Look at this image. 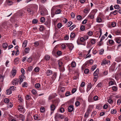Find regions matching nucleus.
Instances as JSON below:
<instances>
[{
    "label": "nucleus",
    "mask_w": 121,
    "mask_h": 121,
    "mask_svg": "<svg viewBox=\"0 0 121 121\" xmlns=\"http://www.w3.org/2000/svg\"><path fill=\"white\" fill-rule=\"evenodd\" d=\"M88 36H85L84 37H79L78 38L77 43L78 45H85L86 44L85 41L88 38Z\"/></svg>",
    "instance_id": "1"
},
{
    "label": "nucleus",
    "mask_w": 121,
    "mask_h": 121,
    "mask_svg": "<svg viewBox=\"0 0 121 121\" xmlns=\"http://www.w3.org/2000/svg\"><path fill=\"white\" fill-rule=\"evenodd\" d=\"M95 15V13L94 11H92L88 16L87 17L90 19H93L94 18Z\"/></svg>",
    "instance_id": "2"
},
{
    "label": "nucleus",
    "mask_w": 121,
    "mask_h": 121,
    "mask_svg": "<svg viewBox=\"0 0 121 121\" xmlns=\"http://www.w3.org/2000/svg\"><path fill=\"white\" fill-rule=\"evenodd\" d=\"M17 109L19 112H21L23 113H24L25 109L23 106L22 105H19L18 106Z\"/></svg>",
    "instance_id": "3"
},
{
    "label": "nucleus",
    "mask_w": 121,
    "mask_h": 121,
    "mask_svg": "<svg viewBox=\"0 0 121 121\" xmlns=\"http://www.w3.org/2000/svg\"><path fill=\"white\" fill-rule=\"evenodd\" d=\"M64 116L63 115L59 114L58 113H56L55 116V118L56 119H57L58 118H60L62 119L64 118Z\"/></svg>",
    "instance_id": "4"
},
{
    "label": "nucleus",
    "mask_w": 121,
    "mask_h": 121,
    "mask_svg": "<svg viewBox=\"0 0 121 121\" xmlns=\"http://www.w3.org/2000/svg\"><path fill=\"white\" fill-rule=\"evenodd\" d=\"M17 117L19 120L22 121H24L25 119V116L22 114H19V115H17Z\"/></svg>",
    "instance_id": "5"
},
{
    "label": "nucleus",
    "mask_w": 121,
    "mask_h": 121,
    "mask_svg": "<svg viewBox=\"0 0 121 121\" xmlns=\"http://www.w3.org/2000/svg\"><path fill=\"white\" fill-rule=\"evenodd\" d=\"M19 82V80L17 78H15L13 79L12 81V83L14 85H17Z\"/></svg>",
    "instance_id": "6"
},
{
    "label": "nucleus",
    "mask_w": 121,
    "mask_h": 121,
    "mask_svg": "<svg viewBox=\"0 0 121 121\" xmlns=\"http://www.w3.org/2000/svg\"><path fill=\"white\" fill-rule=\"evenodd\" d=\"M25 78L24 75L23 74H21L20 76L19 77V81L20 83H21L23 82V79Z\"/></svg>",
    "instance_id": "7"
},
{
    "label": "nucleus",
    "mask_w": 121,
    "mask_h": 121,
    "mask_svg": "<svg viewBox=\"0 0 121 121\" xmlns=\"http://www.w3.org/2000/svg\"><path fill=\"white\" fill-rule=\"evenodd\" d=\"M73 106L72 105H71L68 108V111L69 112H71L73 111Z\"/></svg>",
    "instance_id": "8"
},
{
    "label": "nucleus",
    "mask_w": 121,
    "mask_h": 121,
    "mask_svg": "<svg viewBox=\"0 0 121 121\" xmlns=\"http://www.w3.org/2000/svg\"><path fill=\"white\" fill-rule=\"evenodd\" d=\"M52 71L50 70H48L46 71V74L48 76L52 75Z\"/></svg>",
    "instance_id": "9"
},
{
    "label": "nucleus",
    "mask_w": 121,
    "mask_h": 121,
    "mask_svg": "<svg viewBox=\"0 0 121 121\" xmlns=\"http://www.w3.org/2000/svg\"><path fill=\"white\" fill-rule=\"evenodd\" d=\"M66 45L69 49L71 50H72L74 47V46L73 44L71 43H67L66 44Z\"/></svg>",
    "instance_id": "10"
},
{
    "label": "nucleus",
    "mask_w": 121,
    "mask_h": 121,
    "mask_svg": "<svg viewBox=\"0 0 121 121\" xmlns=\"http://www.w3.org/2000/svg\"><path fill=\"white\" fill-rule=\"evenodd\" d=\"M19 58H16L14 59L13 61V63L15 65H17L18 64V61L19 60Z\"/></svg>",
    "instance_id": "11"
},
{
    "label": "nucleus",
    "mask_w": 121,
    "mask_h": 121,
    "mask_svg": "<svg viewBox=\"0 0 121 121\" xmlns=\"http://www.w3.org/2000/svg\"><path fill=\"white\" fill-rule=\"evenodd\" d=\"M92 87V86L91 83H88L87 89V91H89L91 88Z\"/></svg>",
    "instance_id": "12"
},
{
    "label": "nucleus",
    "mask_w": 121,
    "mask_h": 121,
    "mask_svg": "<svg viewBox=\"0 0 121 121\" xmlns=\"http://www.w3.org/2000/svg\"><path fill=\"white\" fill-rule=\"evenodd\" d=\"M12 93V91L11 90L9 89H7L6 92V93L7 95H9L11 94Z\"/></svg>",
    "instance_id": "13"
},
{
    "label": "nucleus",
    "mask_w": 121,
    "mask_h": 121,
    "mask_svg": "<svg viewBox=\"0 0 121 121\" xmlns=\"http://www.w3.org/2000/svg\"><path fill=\"white\" fill-rule=\"evenodd\" d=\"M102 20L101 18L99 16L97 17L96 19L97 22L100 23L102 22Z\"/></svg>",
    "instance_id": "14"
},
{
    "label": "nucleus",
    "mask_w": 121,
    "mask_h": 121,
    "mask_svg": "<svg viewBox=\"0 0 121 121\" xmlns=\"http://www.w3.org/2000/svg\"><path fill=\"white\" fill-rule=\"evenodd\" d=\"M6 2L7 4L9 5H12L13 3V2L10 0H7Z\"/></svg>",
    "instance_id": "15"
},
{
    "label": "nucleus",
    "mask_w": 121,
    "mask_h": 121,
    "mask_svg": "<svg viewBox=\"0 0 121 121\" xmlns=\"http://www.w3.org/2000/svg\"><path fill=\"white\" fill-rule=\"evenodd\" d=\"M56 108V106L54 104H52L50 106V109L51 111H54Z\"/></svg>",
    "instance_id": "16"
},
{
    "label": "nucleus",
    "mask_w": 121,
    "mask_h": 121,
    "mask_svg": "<svg viewBox=\"0 0 121 121\" xmlns=\"http://www.w3.org/2000/svg\"><path fill=\"white\" fill-rule=\"evenodd\" d=\"M57 74L56 73H53V74L52 76V78L53 80L55 79L56 78Z\"/></svg>",
    "instance_id": "17"
},
{
    "label": "nucleus",
    "mask_w": 121,
    "mask_h": 121,
    "mask_svg": "<svg viewBox=\"0 0 121 121\" xmlns=\"http://www.w3.org/2000/svg\"><path fill=\"white\" fill-rule=\"evenodd\" d=\"M27 41L26 40H25L24 42L22 44V47L24 48L27 45Z\"/></svg>",
    "instance_id": "18"
},
{
    "label": "nucleus",
    "mask_w": 121,
    "mask_h": 121,
    "mask_svg": "<svg viewBox=\"0 0 121 121\" xmlns=\"http://www.w3.org/2000/svg\"><path fill=\"white\" fill-rule=\"evenodd\" d=\"M115 40L116 42L118 43H120L121 42L120 38H115Z\"/></svg>",
    "instance_id": "19"
},
{
    "label": "nucleus",
    "mask_w": 121,
    "mask_h": 121,
    "mask_svg": "<svg viewBox=\"0 0 121 121\" xmlns=\"http://www.w3.org/2000/svg\"><path fill=\"white\" fill-rule=\"evenodd\" d=\"M2 46L3 48L6 49L7 47L8 44L7 43L5 42L3 44Z\"/></svg>",
    "instance_id": "20"
},
{
    "label": "nucleus",
    "mask_w": 121,
    "mask_h": 121,
    "mask_svg": "<svg viewBox=\"0 0 121 121\" xmlns=\"http://www.w3.org/2000/svg\"><path fill=\"white\" fill-rule=\"evenodd\" d=\"M44 58L46 60H49L50 58V56L48 55H46L44 56Z\"/></svg>",
    "instance_id": "21"
},
{
    "label": "nucleus",
    "mask_w": 121,
    "mask_h": 121,
    "mask_svg": "<svg viewBox=\"0 0 121 121\" xmlns=\"http://www.w3.org/2000/svg\"><path fill=\"white\" fill-rule=\"evenodd\" d=\"M61 12V10L60 9H57L55 11V13L58 14L60 13Z\"/></svg>",
    "instance_id": "22"
},
{
    "label": "nucleus",
    "mask_w": 121,
    "mask_h": 121,
    "mask_svg": "<svg viewBox=\"0 0 121 121\" xmlns=\"http://www.w3.org/2000/svg\"><path fill=\"white\" fill-rule=\"evenodd\" d=\"M96 39H91L90 40V42L92 44H94L95 43Z\"/></svg>",
    "instance_id": "23"
},
{
    "label": "nucleus",
    "mask_w": 121,
    "mask_h": 121,
    "mask_svg": "<svg viewBox=\"0 0 121 121\" xmlns=\"http://www.w3.org/2000/svg\"><path fill=\"white\" fill-rule=\"evenodd\" d=\"M99 71V69H97L93 73V75L94 76H96L97 75Z\"/></svg>",
    "instance_id": "24"
},
{
    "label": "nucleus",
    "mask_w": 121,
    "mask_h": 121,
    "mask_svg": "<svg viewBox=\"0 0 121 121\" xmlns=\"http://www.w3.org/2000/svg\"><path fill=\"white\" fill-rule=\"evenodd\" d=\"M108 42L109 44H111V45H113L114 44V41L113 40L111 39H109V40Z\"/></svg>",
    "instance_id": "25"
},
{
    "label": "nucleus",
    "mask_w": 121,
    "mask_h": 121,
    "mask_svg": "<svg viewBox=\"0 0 121 121\" xmlns=\"http://www.w3.org/2000/svg\"><path fill=\"white\" fill-rule=\"evenodd\" d=\"M45 29V28L43 26V25H41L40 26V28H39V30L41 31H43Z\"/></svg>",
    "instance_id": "26"
},
{
    "label": "nucleus",
    "mask_w": 121,
    "mask_h": 121,
    "mask_svg": "<svg viewBox=\"0 0 121 121\" xmlns=\"http://www.w3.org/2000/svg\"><path fill=\"white\" fill-rule=\"evenodd\" d=\"M117 112L116 110L115 109H112L111 111V113L113 114H116Z\"/></svg>",
    "instance_id": "27"
},
{
    "label": "nucleus",
    "mask_w": 121,
    "mask_h": 121,
    "mask_svg": "<svg viewBox=\"0 0 121 121\" xmlns=\"http://www.w3.org/2000/svg\"><path fill=\"white\" fill-rule=\"evenodd\" d=\"M107 64L106 60L105 59H104L102 63L101 64V65H104Z\"/></svg>",
    "instance_id": "28"
},
{
    "label": "nucleus",
    "mask_w": 121,
    "mask_h": 121,
    "mask_svg": "<svg viewBox=\"0 0 121 121\" xmlns=\"http://www.w3.org/2000/svg\"><path fill=\"white\" fill-rule=\"evenodd\" d=\"M16 71L15 70H13L12 72V74L13 76L14 77L16 75Z\"/></svg>",
    "instance_id": "29"
},
{
    "label": "nucleus",
    "mask_w": 121,
    "mask_h": 121,
    "mask_svg": "<svg viewBox=\"0 0 121 121\" xmlns=\"http://www.w3.org/2000/svg\"><path fill=\"white\" fill-rule=\"evenodd\" d=\"M76 63L75 61H73L71 63V66L72 67H74L76 66Z\"/></svg>",
    "instance_id": "30"
},
{
    "label": "nucleus",
    "mask_w": 121,
    "mask_h": 121,
    "mask_svg": "<svg viewBox=\"0 0 121 121\" xmlns=\"http://www.w3.org/2000/svg\"><path fill=\"white\" fill-rule=\"evenodd\" d=\"M7 106L8 108H11L13 106V104L11 102L9 103Z\"/></svg>",
    "instance_id": "31"
},
{
    "label": "nucleus",
    "mask_w": 121,
    "mask_h": 121,
    "mask_svg": "<svg viewBox=\"0 0 121 121\" xmlns=\"http://www.w3.org/2000/svg\"><path fill=\"white\" fill-rule=\"evenodd\" d=\"M31 98L30 96L29 95H27L26 96V98L27 100H29Z\"/></svg>",
    "instance_id": "32"
},
{
    "label": "nucleus",
    "mask_w": 121,
    "mask_h": 121,
    "mask_svg": "<svg viewBox=\"0 0 121 121\" xmlns=\"http://www.w3.org/2000/svg\"><path fill=\"white\" fill-rule=\"evenodd\" d=\"M30 49L28 48H26L25 50V52L26 53H28L29 52V51L30 50Z\"/></svg>",
    "instance_id": "33"
},
{
    "label": "nucleus",
    "mask_w": 121,
    "mask_h": 121,
    "mask_svg": "<svg viewBox=\"0 0 121 121\" xmlns=\"http://www.w3.org/2000/svg\"><path fill=\"white\" fill-rule=\"evenodd\" d=\"M75 36V34L74 33L72 32L70 34V37L72 38H74Z\"/></svg>",
    "instance_id": "34"
},
{
    "label": "nucleus",
    "mask_w": 121,
    "mask_h": 121,
    "mask_svg": "<svg viewBox=\"0 0 121 121\" xmlns=\"http://www.w3.org/2000/svg\"><path fill=\"white\" fill-rule=\"evenodd\" d=\"M40 86V84L39 83H36L35 85V87L36 88H38Z\"/></svg>",
    "instance_id": "35"
},
{
    "label": "nucleus",
    "mask_w": 121,
    "mask_h": 121,
    "mask_svg": "<svg viewBox=\"0 0 121 121\" xmlns=\"http://www.w3.org/2000/svg\"><path fill=\"white\" fill-rule=\"evenodd\" d=\"M88 101L90 102H92V97L91 96L89 97L88 98Z\"/></svg>",
    "instance_id": "36"
},
{
    "label": "nucleus",
    "mask_w": 121,
    "mask_h": 121,
    "mask_svg": "<svg viewBox=\"0 0 121 121\" xmlns=\"http://www.w3.org/2000/svg\"><path fill=\"white\" fill-rule=\"evenodd\" d=\"M45 24L48 26L49 27L50 25V21H48L45 22Z\"/></svg>",
    "instance_id": "37"
},
{
    "label": "nucleus",
    "mask_w": 121,
    "mask_h": 121,
    "mask_svg": "<svg viewBox=\"0 0 121 121\" xmlns=\"http://www.w3.org/2000/svg\"><path fill=\"white\" fill-rule=\"evenodd\" d=\"M62 26V24L61 23H58L57 25V27L58 28L60 29L61 28V27Z\"/></svg>",
    "instance_id": "38"
},
{
    "label": "nucleus",
    "mask_w": 121,
    "mask_h": 121,
    "mask_svg": "<svg viewBox=\"0 0 121 121\" xmlns=\"http://www.w3.org/2000/svg\"><path fill=\"white\" fill-rule=\"evenodd\" d=\"M9 99L8 98L5 99H4V102L6 103H8L9 102Z\"/></svg>",
    "instance_id": "39"
},
{
    "label": "nucleus",
    "mask_w": 121,
    "mask_h": 121,
    "mask_svg": "<svg viewBox=\"0 0 121 121\" xmlns=\"http://www.w3.org/2000/svg\"><path fill=\"white\" fill-rule=\"evenodd\" d=\"M112 90L114 91H116L117 90V88L116 86H113L112 87Z\"/></svg>",
    "instance_id": "40"
},
{
    "label": "nucleus",
    "mask_w": 121,
    "mask_h": 121,
    "mask_svg": "<svg viewBox=\"0 0 121 121\" xmlns=\"http://www.w3.org/2000/svg\"><path fill=\"white\" fill-rule=\"evenodd\" d=\"M60 91L62 92H64L65 91V88L64 87H60Z\"/></svg>",
    "instance_id": "41"
},
{
    "label": "nucleus",
    "mask_w": 121,
    "mask_h": 121,
    "mask_svg": "<svg viewBox=\"0 0 121 121\" xmlns=\"http://www.w3.org/2000/svg\"><path fill=\"white\" fill-rule=\"evenodd\" d=\"M89 70L88 69H85L84 71V73L86 74H88L89 73Z\"/></svg>",
    "instance_id": "42"
},
{
    "label": "nucleus",
    "mask_w": 121,
    "mask_h": 121,
    "mask_svg": "<svg viewBox=\"0 0 121 121\" xmlns=\"http://www.w3.org/2000/svg\"><path fill=\"white\" fill-rule=\"evenodd\" d=\"M117 23L115 22H112L111 25L113 27L115 26L116 25Z\"/></svg>",
    "instance_id": "43"
},
{
    "label": "nucleus",
    "mask_w": 121,
    "mask_h": 121,
    "mask_svg": "<svg viewBox=\"0 0 121 121\" xmlns=\"http://www.w3.org/2000/svg\"><path fill=\"white\" fill-rule=\"evenodd\" d=\"M77 18L78 20H80L82 18V17L80 15H78L77 16Z\"/></svg>",
    "instance_id": "44"
},
{
    "label": "nucleus",
    "mask_w": 121,
    "mask_h": 121,
    "mask_svg": "<svg viewBox=\"0 0 121 121\" xmlns=\"http://www.w3.org/2000/svg\"><path fill=\"white\" fill-rule=\"evenodd\" d=\"M58 63L59 66L60 67L61 66L62 64V62L61 61L59 60L58 61Z\"/></svg>",
    "instance_id": "45"
},
{
    "label": "nucleus",
    "mask_w": 121,
    "mask_h": 121,
    "mask_svg": "<svg viewBox=\"0 0 121 121\" xmlns=\"http://www.w3.org/2000/svg\"><path fill=\"white\" fill-rule=\"evenodd\" d=\"M80 104V103L79 101H77L75 103V106L77 107Z\"/></svg>",
    "instance_id": "46"
},
{
    "label": "nucleus",
    "mask_w": 121,
    "mask_h": 121,
    "mask_svg": "<svg viewBox=\"0 0 121 121\" xmlns=\"http://www.w3.org/2000/svg\"><path fill=\"white\" fill-rule=\"evenodd\" d=\"M40 110L41 112H43L45 111V109L43 107H41L40 108Z\"/></svg>",
    "instance_id": "47"
},
{
    "label": "nucleus",
    "mask_w": 121,
    "mask_h": 121,
    "mask_svg": "<svg viewBox=\"0 0 121 121\" xmlns=\"http://www.w3.org/2000/svg\"><path fill=\"white\" fill-rule=\"evenodd\" d=\"M76 26L75 25H73L71 27H70L69 28V30H73V29L76 27Z\"/></svg>",
    "instance_id": "48"
},
{
    "label": "nucleus",
    "mask_w": 121,
    "mask_h": 121,
    "mask_svg": "<svg viewBox=\"0 0 121 121\" xmlns=\"http://www.w3.org/2000/svg\"><path fill=\"white\" fill-rule=\"evenodd\" d=\"M27 83L26 82H24L22 84V87H27Z\"/></svg>",
    "instance_id": "49"
},
{
    "label": "nucleus",
    "mask_w": 121,
    "mask_h": 121,
    "mask_svg": "<svg viewBox=\"0 0 121 121\" xmlns=\"http://www.w3.org/2000/svg\"><path fill=\"white\" fill-rule=\"evenodd\" d=\"M80 29L82 31H83L85 29V27L84 25H82Z\"/></svg>",
    "instance_id": "50"
},
{
    "label": "nucleus",
    "mask_w": 121,
    "mask_h": 121,
    "mask_svg": "<svg viewBox=\"0 0 121 121\" xmlns=\"http://www.w3.org/2000/svg\"><path fill=\"white\" fill-rule=\"evenodd\" d=\"M32 93L33 95H35L37 93L35 89H33L32 90Z\"/></svg>",
    "instance_id": "51"
},
{
    "label": "nucleus",
    "mask_w": 121,
    "mask_h": 121,
    "mask_svg": "<svg viewBox=\"0 0 121 121\" xmlns=\"http://www.w3.org/2000/svg\"><path fill=\"white\" fill-rule=\"evenodd\" d=\"M97 67V65H95L94 66H93L91 68V70L93 71L94 69L96 68Z\"/></svg>",
    "instance_id": "52"
},
{
    "label": "nucleus",
    "mask_w": 121,
    "mask_h": 121,
    "mask_svg": "<svg viewBox=\"0 0 121 121\" xmlns=\"http://www.w3.org/2000/svg\"><path fill=\"white\" fill-rule=\"evenodd\" d=\"M39 69L38 67H36L34 69V70L36 72H37L39 71Z\"/></svg>",
    "instance_id": "53"
},
{
    "label": "nucleus",
    "mask_w": 121,
    "mask_h": 121,
    "mask_svg": "<svg viewBox=\"0 0 121 121\" xmlns=\"http://www.w3.org/2000/svg\"><path fill=\"white\" fill-rule=\"evenodd\" d=\"M103 73L104 75H106L108 74V72L107 70H104L103 72Z\"/></svg>",
    "instance_id": "54"
},
{
    "label": "nucleus",
    "mask_w": 121,
    "mask_h": 121,
    "mask_svg": "<svg viewBox=\"0 0 121 121\" xmlns=\"http://www.w3.org/2000/svg\"><path fill=\"white\" fill-rule=\"evenodd\" d=\"M45 19L43 17H42L40 19V21L41 22H43L45 21Z\"/></svg>",
    "instance_id": "55"
},
{
    "label": "nucleus",
    "mask_w": 121,
    "mask_h": 121,
    "mask_svg": "<svg viewBox=\"0 0 121 121\" xmlns=\"http://www.w3.org/2000/svg\"><path fill=\"white\" fill-rule=\"evenodd\" d=\"M64 111V109L62 107L60 109V112L61 113L63 112Z\"/></svg>",
    "instance_id": "56"
},
{
    "label": "nucleus",
    "mask_w": 121,
    "mask_h": 121,
    "mask_svg": "<svg viewBox=\"0 0 121 121\" xmlns=\"http://www.w3.org/2000/svg\"><path fill=\"white\" fill-rule=\"evenodd\" d=\"M9 119H10L9 120L10 121H16L14 119V118L13 117L11 118V117H9Z\"/></svg>",
    "instance_id": "57"
},
{
    "label": "nucleus",
    "mask_w": 121,
    "mask_h": 121,
    "mask_svg": "<svg viewBox=\"0 0 121 121\" xmlns=\"http://www.w3.org/2000/svg\"><path fill=\"white\" fill-rule=\"evenodd\" d=\"M70 95V93L69 91H67L65 94V96H68Z\"/></svg>",
    "instance_id": "58"
},
{
    "label": "nucleus",
    "mask_w": 121,
    "mask_h": 121,
    "mask_svg": "<svg viewBox=\"0 0 121 121\" xmlns=\"http://www.w3.org/2000/svg\"><path fill=\"white\" fill-rule=\"evenodd\" d=\"M56 54L58 56H60L61 54V52L59 51H58L56 52Z\"/></svg>",
    "instance_id": "59"
},
{
    "label": "nucleus",
    "mask_w": 121,
    "mask_h": 121,
    "mask_svg": "<svg viewBox=\"0 0 121 121\" xmlns=\"http://www.w3.org/2000/svg\"><path fill=\"white\" fill-rule=\"evenodd\" d=\"M32 60V59L31 57H29L27 60V61L29 62H30Z\"/></svg>",
    "instance_id": "60"
},
{
    "label": "nucleus",
    "mask_w": 121,
    "mask_h": 121,
    "mask_svg": "<svg viewBox=\"0 0 121 121\" xmlns=\"http://www.w3.org/2000/svg\"><path fill=\"white\" fill-rule=\"evenodd\" d=\"M98 97L97 96H95L93 97V99L95 101L97 100H98Z\"/></svg>",
    "instance_id": "61"
},
{
    "label": "nucleus",
    "mask_w": 121,
    "mask_h": 121,
    "mask_svg": "<svg viewBox=\"0 0 121 121\" xmlns=\"http://www.w3.org/2000/svg\"><path fill=\"white\" fill-rule=\"evenodd\" d=\"M87 33L88 35L90 36H91L93 34V32L92 31H89Z\"/></svg>",
    "instance_id": "62"
},
{
    "label": "nucleus",
    "mask_w": 121,
    "mask_h": 121,
    "mask_svg": "<svg viewBox=\"0 0 121 121\" xmlns=\"http://www.w3.org/2000/svg\"><path fill=\"white\" fill-rule=\"evenodd\" d=\"M34 118L35 120H38V117L37 115H35L34 116Z\"/></svg>",
    "instance_id": "63"
},
{
    "label": "nucleus",
    "mask_w": 121,
    "mask_h": 121,
    "mask_svg": "<svg viewBox=\"0 0 121 121\" xmlns=\"http://www.w3.org/2000/svg\"><path fill=\"white\" fill-rule=\"evenodd\" d=\"M62 48L63 49H65L66 48V47L65 44H62Z\"/></svg>",
    "instance_id": "64"
}]
</instances>
